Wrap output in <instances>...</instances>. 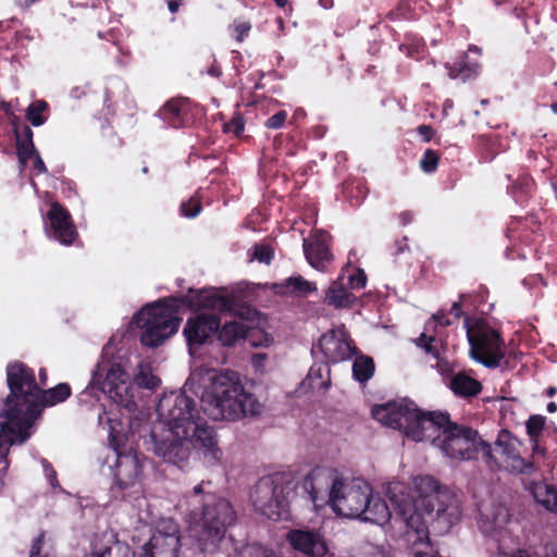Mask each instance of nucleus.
Returning a JSON list of instances; mask_svg holds the SVG:
<instances>
[{"mask_svg": "<svg viewBox=\"0 0 557 557\" xmlns=\"http://www.w3.org/2000/svg\"><path fill=\"white\" fill-rule=\"evenodd\" d=\"M157 412L173 434L183 437L191 422L200 418L195 399L182 391L165 393L157 405Z\"/></svg>", "mask_w": 557, "mask_h": 557, "instance_id": "nucleus-10", "label": "nucleus"}, {"mask_svg": "<svg viewBox=\"0 0 557 557\" xmlns=\"http://www.w3.org/2000/svg\"><path fill=\"white\" fill-rule=\"evenodd\" d=\"M91 557H135V552L126 543L115 541L102 550L92 552Z\"/></svg>", "mask_w": 557, "mask_h": 557, "instance_id": "nucleus-38", "label": "nucleus"}, {"mask_svg": "<svg viewBox=\"0 0 557 557\" xmlns=\"http://www.w3.org/2000/svg\"><path fill=\"white\" fill-rule=\"evenodd\" d=\"M273 2L281 9H285L288 5V10L292 11L289 0H273Z\"/></svg>", "mask_w": 557, "mask_h": 557, "instance_id": "nucleus-61", "label": "nucleus"}, {"mask_svg": "<svg viewBox=\"0 0 557 557\" xmlns=\"http://www.w3.org/2000/svg\"><path fill=\"white\" fill-rule=\"evenodd\" d=\"M530 491L544 508L557 513V484H548L544 481L532 483Z\"/></svg>", "mask_w": 557, "mask_h": 557, "instance_id": "nucleus-33", "label": "nucleus"}, {"mask_svg": "<svg viewBox=\"0 0 557 557\" xmlns=\"http://www.w3.org/2000/svg\"><path fill=\"white\" fill-rule=\"evenodd\" d=\"M341 480L335 469L315 467L300 482L294 483V496L305 499L319 509L331 504Z\"/></svg>", "mask_w": 557, "mask_h": 557, "instance_id": "nucleus-12", "label": "nucleus"}, {"mask_svg": "<svg viewBox=\"0 0 557 557\" xmlns=\"http://www.w3.org/2000/svg\"><path fill=\"white\" fill-rule=\"evenodd\" d=\"M150 440L152 444L153 453L161 457L164 461L183 468L189 457V443L188 438L175 435L171 430L166 431V434L159 437L156 430L150 433Z\"/></svg>", "mask_w": 557, "mask_h": 557, "instance_id": "nucleus-15", "label": "nucleus"}, {"mask_svg": "<svg viewBox=\"0 0 557 557\" xmlns=\"http://www.w3.org/2000/svg\"><path fill=\"white\" fill-rule=\"evenodd\" d=\"M553 145L554 138L552 134H534L531 136L530 148L527 151V159L534 163V168L536 170L545 172L550 168L548 152Z\"/></svg>", "mask_w": 557, "mask_h": 557, "instance_id": "nucleus-28", "label": "nucleus"}, {"mask_svg": "<svg viewBox=\"0 0 557 557\" xmlns=\"http://www.w3.org/2000/svg\"><path fill=\"white\" fill-rule=\"evenodd\" d=\"M343 194L352 207L359 206L364 198L363 188L360 184L354 185V183L345 182L343 184Z\"/></svg>", "mask_w": 557, "mask_h": 557, "instance_id": "nucleus-44", "label": "nucleus"}, {"mask_svg": "<svg viewBox=\"0 0 557 557\" xmlns=\"http://www.w3.org/2000/svg\"><path fill=\"white\" fill-rule=\"evenodd\" d=\"M181 306H187L195 311L211 309L243 317L242 312L236 311L233 296L216 288L189 289L187 295L160 299L145 306L135 314L134 322L143 330L140 343L147 347H158L175 334L182 321L176 315Z\"/></svg>", "mask_w": 557, "mask_h": 557, "instance_id": "nucleus-3", "label": "nucleus"}, {"mask_svg": "<svg viewBox=\"0 0 557 557\" xmlns=\"http://www.w3.org/2000/svg\"><path fill=\"white\" fill-rule=\"evenodd\" d=\"M420 493L414 498L406 493H388L392 508L404 524L403 536L411 546L430 544V527L444 534L459 522L461 504L458 496L431 475L416 479Z\"/></svg>", "mask_w": 557, "mask_h": 557, "instance_id": "nucleus-2", "label": "nucleus"}, {"mask_svg": "<svg viewBox=\"0 0 557 557\" xmlns=\"http://www.w3.org/2000/svg\"><path fill=\"white\" fill-rule=\"evenodd\" d=\"M50 483L52 486H54V482L57 483V472L55 470L50 466V473H49Z\"/></svg>", "mask_w": 557, "mask_h": 557, "instance_id": "nucleus-62", "label": "nucleus"}, {"mask_svg": "<svg viewBox=\"0 0 557 557\" xmlns=\"http://www.w3.org/2000/svg\"><path fill=\"white\" fill-rule=\"evenodd\" d=\"M220 325L218 315L200 313L187 319L183 333L189 346H200L216 334Z\"/></svg>", "mask_w": 557, "mask_h": 557, "instance_id": "nucleus-22", "label": "nucleus"}, {"mask_svg": "<svg viewBox=\"0 0 557 557\" xmlns=\"http://www.w3.org/2000/svg\"><path fill=\"white\" fill-rule=\"evenodd\" d=\"M440 153L433 149H426L420 159V168L424 173H433L440 164Z\"/></svg>", "mask_w": 557, "mask_h": 557, "instance_id": "nucleus-45", "label": "nucleus"}, {"mask_svg": "<svg viewBox=\"0 0 557 557\" xmlns=\"http://www.w3.org/2000/svg\"><path fill=\"white\" fill-rule=\"evenodd\" d=\"M393 513L395 515V519L403 523L401 520L396 517L395 510L393 509L392 511L386 502L381 497H373L371 491L370 496L367 497V508L360 518L364 521L383 525L389 521Z\"/></svg>", "mask_w": 557, "mask_h": 557, "instance_id": "nucleus-31", "label": "nucleus"}, {"mask_svg": "<svg viewBox=\"0 0 557 557\" xmlns=\"http://www.w3.org/2000/svg\"><path fill=\"white\" fill-rule=\"evenodd\" d=\"M332 236L324 230L311 231L309 237L304 238V253L308 263L318 271H325L333 260L331 251Z\"/></svg>", "mask_w": 557, "mask_h": 557, "instance_id": "nucleus-19", "label": "nucleus"}, {"mask_svg": "<svg viewBox=\"0 0 557 557\" xmlns=\"http://www.w3.org/2000/svg\"><path fill=\"white\" fill-rule=\"evenodd\" d=\"M211 487L210 481H201L185 495L189 537L203 555L221 550L228 528L237 520L231 502Z\"/></svg>", "mask_w": 557, "mask_h": 557, "instance_id": "nucleus-4", "label": "nucleus"}, {"mask_svg": "<svg viewBox=\"0 0 557 557\" xmlns=\"http://www.w3.org/2000/svg\"><path fill=\"white\" fill-rule=\"evenodd\" d=\"M416 131L423 143H430L436 134V131L429 124L419 125Z\"/></svg>", "mask_w": 557, "mask_h": 557, "instance_id": "nucleus-53", "label": "nucleus"}, {"mask_svg": "<svg viewBox=\"0 0 557 557\" xmlns=\"http://www.w3.org/2000/svg\"><path fill=\"white\" fill-rule=\"evenodd\" d=\"M206 410L214 420L238 421L246 417H258L263 404L245 387L240 375L235 371H225L218 375L211 393L208 395Z\"/></svg>", "mask_w": 557, "mask_h": 557, "instance_id": "nucleus-5", "label": "nucleus"}, {"mask_svg": "<svg viewBox=\"0 0 557 557\" xmlns=\"http://www.w3.org/2000/svg\"><path fill=\"white\" fill-rule=\"evenodd\" d=\"M109 445L116 456L114 466L115 485L123 491L135 486L139 482L143 466L136 451L127 445V433L117 431L112 424V420H109Z\"/></svg>", "mask_w": 557, "mask_h": 557, "instance_id": "nucleus-11", "label": "nucleus"}, {"mask_svg": "<svg viewBox=\"0 0 557 557\" xmlns=\"http://www.w3.org/2000/svg\"><path fill=\"white\" fill-rule=\"evenodd\" d=\"M208 74L212 77H220L222 75V70L220 65L216 63H213L210 69L208 70Z\"/></svg>", "mask_w": 557, "mask_h": 557, "instance_id": "nucleus-58", "label": "nucleus"}, {"mask_svg": "<svg viewBox=\"0 0 557 557\" xmlns=\"http://www.w3.org/2000/svg\"><path fill=\"white\" fill-rule=\"evenodd\" d=\"M465 330L470 346V357L486 368H497L505 357L502 333L482 318L465 317Z\"/></svg>", "mask_w": 557, "mask_h": 557, "instance_id": "nucleus-9", "label": "nucleus"}, {"mask_svg": "<svg viewBox=\"0 0 557 557\" xmlns=\"http://www.w3.org/2000/svg\"><path fill=\"white\" fill-rule=\"evenodd\" d=\"M185 438H188L189 445L202 450L206 456H210L213 460L218 461L222 457L214 429L208 425L201 417L191 422Z\"/></svg>", "mask_w": 557, "mask_h": 557, "instance_id": "nucleus-24", "label": "nucleus"}, {"mask_svg": "<svg viewBox=\"0 0 557 557\" xmlns=\"http://www.w3.org/2000/svg\"><path fill=\"white\" fill-rule=\"evenodd\" d=\"M238 557H278L273 549L267 548L257 543L244 545L239 552Z\"/></svg>", "mask_w": 557, "mask_h": 557, "instance_id": "nucleus-43", "label": "nucleus"}, {"mask_svg": "<svg viewBox=\"0 0 557 557\" xmlns=\"http://www.w3.org/2000/svg\"><path fill=\"white\" fill-rule=\"evenodd\" d=\"M251 23L249 21H234L233 30L237 42H243L248 37L251 30Z\"/></svg>", "mask_w": 557, "mask_h": 557, "instance_id": "nucleus-49", "label": "nucleus"}, {"mask_svg": "<svg viewBox=\"0 0 557 557\" xmlns=\"http://www.w3.org/2000/svg\"><path fill=\"white\" fill-rule=\"evenodd\" d=\"M161 383V380L150 371H140L134 379V383L128 382V374L119 363L110 367L107 364H98L92 372L90 386L98 388L107 395L119 408L127 414L137 411V403L135 393L139 388L154 391Z\"/></svg>", "mask_w": 557, "mask_h": 557, "instance_id": "nucleus-6", "label": "nucleus"}, {"mask_svg": "<svg viewBox=\"0 0 557 557\" xmlns=\"http://www.w3.org/2000/svg\"><path fill=\"white\" fill-rule=\"evenodd\" d=\"M557 393V388L555 386H548L545 391V394L548 396V397H553L555 396V394Z\"/></svg>", "mask_w": 557, "mask_h": 557, "instance_id": "nucleus-63", "label": "nucleus"}, {"mask_svg": "<svg viewBox=\"0 0 557 557\" xmlns=\"http://www.w3.org/2000/svg\"><path fill=\"white\" fill-rule=\"evenodd\" d=\"M454 323L455 320L448 317L446 310H437L425 322L423 332L413 341L414 345L421 348L426 355L440 360V348L444 345V339L440 336V327L450 326Z\"/></svg>", "mask_w": 557, "mask_h": 557, "instance_id": "nucleus-17", "label": "nucleus"}, {"mask_svg": "<svg viewBox=\"0 0 557 557\" xmlns=\"http://www.w3.org/2000/svg\"><path fill=\"white\" fill-rule=\"evenodd\" d=\"M454 323L455 320L448 317L446 310H437L425 322L423 332L413 341L414 345L421 348L426 355L440 360V348L444 345V339L440 336V327L450 326Z\"/></svg>", "mask_w": 557, "mask_h": 557, "instance_id": "nucleus-18", "label": "nucleus"}, {"mask_svg": "<svg viewBox=\"0 0 557 557\" xmlns=\"http://www.w3.org/2000/svg\"><path fill=\"white\" fill-rule=\"evenodd\" d=\"M481 54V48L475 45H470L468 52L462 53L453 63L445 64L449 77L462 82L476 78L481 71V63L479 61Z\"/></svg>", "mask_w": 557, "mask_h": 557, "instance_id": "nucleus-26", "label": "nucleus"}, {"mask_svg": "<svg viewBox=\"0 0 557 557\" xmlns=\"http://www.w3.org/2000/svg\"><path fill=\"white\" fill-rule=\"evenodd\" d=\"M190 104L187 99H171L161 109L162 119L172 127L180 128L189 124Z\"/></svg>", "mask_w": 557, "mask_h": 557, "instance_id": "nucleus-30", "label": "nucleus"}, {"mask_svg": "<svg viewBox=\"0 0 557 557\" xmlns=\"http://www.w3.org/2000/svg\"><path fill=\"white\" fill-rule=\"evenodd\" d=\"M403 225H407L412 221V214L409 211L401 212L399 214Z\"/></svg>", "mask_w": 557, "mask_h": 557, "instance_id": "nucleus-59", "label": "nucleus"}, {"mask_svg": "<svg viewBox=\"0 0 557 557\" xmlns=\"http://www.w3.org/2000/svg\"><path fill=\"white\" fill-rule=\"evenodd\" d=\"M370 492L371 487L363 482L346 483L341 480L330 506L338 516L360 518L367 508V497L370 496Z\"/></svg>", "mask_w": 557, "mask_h": 557, "instance_id": "nucleus-13", "label": "nucleus"}, {"mask_svg": "<svg viewBox=\"0 0 557 557\" xmlns=\"http://www.w3.org/2000/svg\"><path fill=\"white\" fill-rule=\"evenodd\" d=\"M399 50L401 52L406 53L407 55L412 57L414 48L412 46L404 45L403 44V45L399 46Z\"/></svg>", "mask_w": 557, "mask_h": 557, "instance_id": "nucleus-60", "label": "nucleus"}, {"mask_svg": "<svg viewBox=\"0 0 557 557\" xmlns=\"http://www.w3.org/2000/svg\"><path fill=\"white\" fill-rule=\"evenodd\" d=\"M286 286L292 293L297 295H308L317 290V286L313 282L307 281L301 275L292 276L286 280Z\"/></svg>", "mask_w": 557, "mask_h": 557, "instance_id": "nucleus-42", "label": "nucleus"}, {"mask_svg": "<svg viewBox=\"0 0 557 557\" xmlns=\"http://www.w3.org/2000/svg\"><path fill=\"white\" fill-rule=\"evenodd\" d=\"M29 430L23 422L3 421L0 423V486L4 485V478L10 468L11 446L25 443L29 438Z\"/></svg>", "mask_w": 557, "mask_h": 557, "instance_id": "nucleus-20", "label": "nucleus"}, {"mask_svg": "<svg viewBox=\"0 0 557 557\" xmlns=\"http://www.w3.org/2000/svg\"><path fill=\"white\" fill-rule=\"evenodd\" d=\"M371 412L383 425L416 442L431 441L451 459H474L479 446L492 458L491 446L480 438L478 431L453 422L447 411H424L414 401L404 398L375 405Z\"/></svg>", "mask_w": 557, "mask_h": 557, "instance_id": "nucleus-1", "label": "nucleus"}, {"mask_svg": "<svg viewBox=\"0 0 557 557\" xmlns=\"http://www.w3.org/2000/svg\"><path fill=\"white\" fill-rule=\"evenodd\" d=\"M184 0H168V9L171 13H176L180 9V5L182 4Z\"/></svg>", "mask_w": 557, "mask_h": 557, "instance_id": "nucleus-57", "label": "nucleus"}, {"mask_svg": "<svg viewBox=\"0 0 557 557\" xmlns=\"http://www.w3.org/2000/svg\"><path fill=\"white\" fill-rule=\"evenodd\" d=\"M11 123L15 136L18 162L24 166L37 151L33 140L34 133L28 125H23L21 127L16 116L11 121Z\"/></svg>", "mask_w": 557, "mask_h": 557, "instance_id": "nucleus-29", "label": "nucleus"}, {"mask_svg": "<svg viewBox=\"0 0 557 557\" xmlns=\"http://www.w3.org/2000/svg\"><path fill=\"white\" fill-rule=\"evenodd\" d=\"M5 375L9 394L0 399V418L20 423L34 411L40 385L37 384L34 369L18 360L7 364Z\"/></svg>", "mask_w": 557, "mask_h": 557, "instance_id": "nucleus-7", "label": "nucleus"}, {"mask_svg": "<svg viewBox=\"0 0 557 557\" xmlns=\"http://www.w3.org/2000/svg\"><path fill=\"white\" fill-rule=\"evenodd\" d=\"M180 549V527L173 519H166L157 523L139 557H178Z\"/></svg>", "mask_w": 557, "mask_h": 557, "instance_id": "nucleus-14", "label": "nucleus"}, {"mask_svg": "<svg viewBox=\"0 0 557 557\" xmlns=\"http://www.w3.org/2000/svg\"><path fill=\"white\" fill-rule=\"evenodd\" d=\"M375 371L374 360L366 355H359L352 363V377L359 383H367Z\"/></svg>", "mask_w": 557, "mask_h": 557, "instance_id": "nucleus-36", "label": "nucleus"}, {"mask_svg": "<svg viewBox=\"0 0 557 557\" xmlns=\"http://www.w3.org/2000/svg\"><path fill=\"white\" fill-rule=\"evenodd\" d=\"M287 116L288 114L285 110H280L278 112L270 116L265 121L264 125L265 127L271 129H278L285 124Z\"/></svg>", "mask_w": 557, "mask_h": 557, "instance_id": "nucleus-50", "label": "nucleus"}, {"mask_svg": "<svg viewBox=\"0 0 557 557\" xmlns=\"http://www.w3.org/2000/svg\"><path fill=\"white\" fill-rule=\"evenodd\" d=\"M467 298V295L466 294H460L459 295V300L458 301H455L451 307H450V310H449V314L453 315V319L455 321L459 320L460 318H463L467 315L465 312H463V309H462V302L466 300Z\"/></svg>", "mask_w": 557, "mask_h": 557, "instance_id": "nucleus-52", "label": "nucleus"}, {"mask_svg": "<svg viewBox=\"0 0 557 557\" xmlns=\"http://www.w3.org/2000/svg\"><path fill=\"white\" fill-rule=\"evenodd\" d=\"M519 441L507 430L498 433L495 449L504 457V462L511 471L531 474L534 471L533 461L523 459L518 451Z\"/></svg>", "mask_w": 557, "mask_h": 557, "instance_id": "nucleus-23", "label": "nucleus"}, {"mask_svg": "<svg viewBox=\"0 0 557 557\" xmlns=\"http://www.w3.org/2000/svg\"><path fill=\"white\" fill-rule=\"evenodd\" d=\"M38 379H39V381L37 382V384H39L40 387L44 388L47 385V381H48L47 369L40 368L39 373H38Z\"/></svg>", "mask_w": 557, "mask_h": 557, "instance_id": "nucleus-56", "label": "nucleus"}, {"mask_svg": "<svg viewBox=\"0 0 557 557\" xmlns=\"http://www.w3.org/2000/svg\"><path fill=\"white\" fill-rule=\"evenodd\" d=\"M556 410H557V405H556V403H554V401L548 403V405H547V411H548L549 413H554V412H556Z\"/></svg>", "mask_w": 557, "mask_h": 557, "instance_id": "nucleus-64", "label": "nucleus"}, {"mask_svg": "<svg viewBox=\"0 0 557 557\" xmlns=\"http://www.w3.org/2000/svg\"><path fill=\"white\" fill-rule=\"evenodd\" d=\"M245 131V120L240 113H235L233 117L223 124V132L232 133L239 137Z\"/></svg>", "mask_w": 557, "mask_h": 557, "instance_id": "nucleus-47", "label": "nucleus"}, {"mask_svg": "<svg viewBox=\"0 0 557 557\" xmlns=\"http://www.w3.org/2000/svg\"><path fill=\"white\" fill-rule=\"evenodd\" d=\"M407 240L408 239L406 236H404L401 239L395 240V243L393 245L392 256H394L396 258L399 255L404 253L405 251H409L410 248H409Z\"/></svg>", "mask_w": 557, "mask_h": 557, "instance_id": "nucleus-54", "label": "nucleus"}, {"mask_svg": "<svg viewBox=\"0 0 557 557\" xmlns=\"http://www.w3.org/2000/svg\"><path fill=\"white\" fill-rule=\"evenodd\" d=\"M30 159H33L34 169L38 173H47L48 172V169H47L44 160L41 159L38 150L36 151V153L33 154V157Z\"/></svg>", "mask_w": 557, "mask_h": 557, "instance_id": "nucleus-55", "label": "nucleus"}, {"mask_svg": "<svg viewBox=\"0 0 557 557\" xmlns=\"http://www.w3.org/2000/svg\"><path fill=\"white\" fill-rule=\"evenodd\" d=\"M253 258L260 263L270 264L274 258V250L265 244H256L253 246Z\"/></svg>", "mask_w": 557, "mask_h": 557, "instance_id": "nucleus-48", "label": "nucleus"}, {"mask_svg": "<svg viewBox=\"0 0 557 557\" xmlns=\"http://www.w3.org/2000/svg\"><path fill=\"white\" fill-rule=\"evenodd\" d=\"M527 434L530 442L534 445V450L540 449L541 436L546 428V417L542 414H532L525 422Z\"/></svg>", "mask_w": 557, "mask_h": 557, "instance_id": "nucleus-37", "label": "nucleus"}, {"mask_svg": "<svg viewBox=\"0 0 557 557\" xmlns=\"http://www.w3.org/2000/svg\"><path fill=\"white\" fill-rule=\"evenodd\" d=\"M48 111V103L45 100L32 102L26 109V119L33 126H40L47 121L44 113Z\"/></svg>", "mask_w": 557, "mask_h": 557, "instance_id": "nucleus-40", "label": "nucleus"}, {"mask_svg": "<svg viewBox=\"0 0 557 557\" xmlns=\"http://www.w3.org/2000/svg\"><path fill=\"white\" fill-rule=\"evenodd\" d=\"M294 482L289 474L277 472L262 476L256 483L250 499L257 511L268 519L277 521L288 515Z\"/></svg>", "mask_w": 557, "mask_h": 557, "instance_id": "nucleus-8", "label": "nucleus"}, {"mask_svg": "<svg viewBox=\"0 0 557 557\" xmlns=\"http://www.w3.org/2000/svg\"><path fill=\"white\" fill-rule=\"evenodd\" d=\"M48 235L64 246L72 245L78 236L70 211L59 202H52L47 213Z\"/></svg>", "mask_w": 557, "mask_h": 557, "instance_id": "nucleus-21", "label": "nucleus"}, {"mask_svg": "<svg viewBox=\"0 0 557 557\" xmlns=\"http://www.w3.org/2000/svg\"><path fill=\"white\" fill-rule=\"evenodd\" d=\"M449 388L455 395L469 398L478 396L482 392L483 386L480 381L459 372L450 379Z\"/></svg>", "mask_w": 557, "mask_h": 557, "instance_id": "nucleus-32", "label": "nucleus"}, {"mask_svg": "<svg viewBox=\"0 0 557 557\" xmlns=\"http://www.w3.org/2000/svg\"><path fill=\"white\" fill-rule=\"evenodd\" d=\"M72 394V388L67 383H59L57 386L45 389L40 387V393H38V401H36V407L33 408L29 418H24L22 420L23 424L26 428L32 429L35 421L41 416L44 409L46 407H52L58 404L65 401Z\"/></svg>", "mask_w": 557, "mask_h": 557, "instance_id": "nucleus-27", "label": "nucleus"}, {"mask_svg": "<svg viewBox=\"0 0 557 557\" xmlns=\"http://www.w3.org/2000/svg\"><path fill=\"white\" fill-rule=\"evenodd\" d=\"M318 348L330 363H337L357 355L358 348L345 329L331 330L323 334Z\"/></svg>", "mask_w": 557, "mask_h": 557, "instance_id": "nucleus-16", "label": "nucleus"}, {"mask_svg": "<svg viewBox=\"0 0 557 557\" xmlns=\"http://www.w3.org/2000/svg\"><path fill=\"white\" fill-rule=\"evenodd\" d=\"M290 546L307 557H324L329 553V546L324 536L313 530H290L287 534Z\"/></svg>", "mask_w": 557, "mask_h": 557, "instance_id": "nucleus-25", "label": "nucleus"}, {"mask_svg": "<svg viewBox=\"0 0 557 557\" xmlns=\"http://www.w3.org/2000/svg\"><path fill=\"white\" fill-rule=\"evenodd\" d=\"M248 332L249 327L244 322L231 321L226 322L222 327L220 326L216 335L223 346L231 347L238 339L246 338Z\"/></svg>", "mask_w": 557, "mask_h": 557, "instance_id": "nucleus-35", "label": "nucleus"}, {"mask_svg": "<svg viewBox=\"0 0 557 557\" xmlns=\"http://www.w3.org/2000/svg\"><path fill=\"white\" fill-rule=\"evenodd\" d=\"M389 21H411L416 18V13L411 9L408 0H399L396 7L389 10L385 16Z\"/></svg>", "mask_w": 557, "mask_h": 557, "instance_id": "nucleus-41", "label": "nucleus"}, {"mask_svg": "<svg viewBox=\"0 0 557 557\" xmlns=\"http://www.w3.org/2000/svg\"><path fill=\"white\" fill-rule=\"evenodd\" d=\"M202 209L201 201L197 197H190L188 200L183 201L180 206L181 214L186 218L197 216Z\"/></svg>", "mask_w": 557, "mask_h": 557, "instance_id": "nucleus-46", "label": "nucleus"}, {"mask_svg": "<svg viewBox=\"0 0 557 557\" xmlns=\"http://www.w3.org/2000/svg\"><path fill=\"white\" fill-rule=\"evenodd\" d=\"M356 300L357 297L337 282H333L325 294V302L335 308H351Z\"/></svg>", "mask_w": 557, "mask_h": 557, "instance_id": "nucleus-34", "label": "nucleus"}, {"mask_svg": "<svg viewBox=\"0 0 557 557\" xmlns=\"http://www.w3.org/2000/svg\"><path fill=\"white\" fill-rule=\"evenodd\" d=\"M367 284V275L362 269H358L357 272L349 276V286L352 289L364 288Z\"/></svg>", "mask_w": 557, "mask_h": 557, "instance_id": "nucleus-51", "label": "nucleus"}, {"mask_svg": "<svg viewBox=\"0 0 557 557\" xmlns=\"http://www.w3.org/2000/svg\"><path fill=\"white\" fill-rule=\"evenodd\" d=\"M535 182L529 174L519 175L512 184V189L517 201H522L530 197L534 190Z\"/></svg>", "mask_w": 557, "mask_h": 557, "instance_id": "nucleus-39", "label": "nucleus"}]
</instances>
